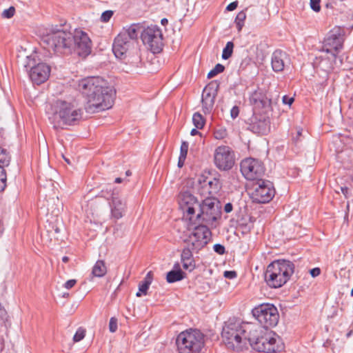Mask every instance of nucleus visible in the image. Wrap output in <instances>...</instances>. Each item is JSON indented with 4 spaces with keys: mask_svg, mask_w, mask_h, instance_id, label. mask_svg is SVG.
Instances as JSON below:
<instances>
[{
    "mask_svg": "<svg viewBox=\"0 0 353 353\" xmlns=\"http://www.w3.org/2000/svg\"><path fill=\"white\" fill-rule=\"evenodd\" d=\"M48 51L56 54H68L75 51L79 56L85 57L91 52V40L88 34L80 30L72 32L57 30L42 39Z\"/></svg>",
    "mask_w": 353,
    "mask_h": 353,
    "instance_id": "obj_1",
    "label": "nucleus"
},
{
    "mask_svg": "<svg viewBox=\"0 0 353 353\" xmlns=\"http://www.w3.org/2000/svg\"><path fill=\"white\" fill-rule=\"evenodd\" d=\"M78 88L87 100L85 110L94 113L112 108L115 91L108 82L99 77H89L79 81Z\"/></svg>",
    "mask_w": 353,
    "mask_h": 353,
    "instance_id": "obj_2",
    "label": "nucleus"
},
{
    "mask_svg": "<svg viewBox=\"0 0 353 353\" xmlns=\"http://www.w3.org/2000/svg\"><path fill=\"white\" fill-rule=\"evenodd\" d=\"M179 204L190 221H192L196 210L198 211L196 219L206 223L215 221L220 214L219 202L216 199L208 197L200 203L189 192H183L179 194Z\"/></svg>",
    "mask_w": 353,
    "mask_h": 353,
    "instance_id": "obj_3",
    "label": "nucleus"
},
{
    "mask_svg": "<svg viewBox=\"0 0 353 353\" xmlns=\"http://www.w3.org/2000/svg\"><path fill=\"white\" fill-rule=\"evenodd\" d=\"M46 112L54 128L59 127L61 124L77 125L83 117L82 109L74 103L61 99L50 104Z\"/></svg>",
    "mask_w": 353,
    "mask_h": 353,
    "instance_id": "obj_4",
    "label": "nucleus"
},
{
    "mask_svg": "<svg viewBox=\"0 0 353 353\" xmlns=\"http://www.w3.org/2000/svg\"><path fill=\"white\" fill-rule=\"evenodd\" d=\"M243 321L234 318L224 323L221 334L228 350L237 353H243L249 350L248 345L243 339Z\"/></svg>",
    "mask_w": 353,
    "mask_h": 353,
    "instance_id": "obj_5",
    "label": "nucleus"
},
{
    "mask_svg": "<svg viewBox=\"0 0 353 353\" xmlns=\"http://www.w3.org/2000/svg\"><path fill=\"white\" fill-rule=\"evenodd\" d=\"M294 272V265L292 261L279 259L268 265L265 280L271 288H281L290 280Z\"/></svg>",
    "mask_w": 353,
    "mask_h": 353,
    "instance_id": "obj_6",
    "label": "nucleus"
},
{
    "mask_svg": "<svg viewBox=\"0 0 353 353\" xmlns=\"http://www.w3.org/2000/svg\"><path fill=\"white\" fill-rule=\"evenodd\" d=\"M179 353H201L205 346L204 334L197 329H188L176 339Z\"/></svg>",
    "mask_w": 353,
    "mask_h": 353,
    "instance_id": "obj_7",
    "label": "nucleus"
},
{
    "mask_svg": "<svg viewBox=\"0 0 353 353\" xmlns=\"http://www.w3.org/2000/svg\"><path fill=\"white\" fill-rule=\"evenodd\" d=\"M252 314L261 325L266 328L274 327L279 322V312L272 304H261L252 310Z\"/></svg>",
    "mask_w": 353,
    "mask_h": 353,
    "instance_id": "obj_8",
    "label": "nucleus"
},
{
    "mask_svg": "<svg viewBox=\"0 0 353 353\" xmlns=\"http://www.w3.org/2000/svg\"><path fill=\"white\" fill-rule=\"evenodd\" d=\"M274 194L273 183L268 180H258L252 185L251 198L255 203H268L273 199Z\"/></svg>",
    "mask_w": 353,
    "mask_h": 353,
    "instance_id": "obj_9",
    "label": "nucleus"
},
{
    "mask_svg": "<svg viewBox=\"0 0 353 353\" xmlns=\"http://www.w3.org/2000/svg\"><path fill=\"white\" fill-rule=\"evenodd\" d=\"M211 237L210 230L206 225L201 224L194 227L185 241L188 246H191L192 250L199 251L209 243Z\"/></svg>",
    "mask_w": 353,
    "mask_h": 353,
    "instance_id": "obj_10",
    "label": "nucleus"
},
{
    "mask_svg": "<svg viewBox=\"0 0 353 353\" xmlns=\"http://www.w3.org/2000/svg\"><path fill=\"white\" fill-rule=\"evenodd\" d=\"M344 42V30L340 27L331 30L325 38L322 51L331 54L335 59L343 48Z\"/></svg>",
    "mask_w": 353,
    "mask_h": 353,
    "instance_id": "obj_11",
    "label": "nucleus"
},
{
    "mask_svg": "<svg viewBox=\"0 0 353 353\" xmlns=\"http://www.w3.org/2000/svg\"><path fill=\"white\" fill-rule=\"evenodd\" d=\"M141 38L145 45H148L153 53H159L162 50L163 34L161 29L157 26H148L141 33Z\"/></svg>",
    "mask_w": 353,
    "mask_h": 353,
    "instance_id": "obj_12",
    "label": "nucleus"
},
{
    "mask_svg": "<svg viewBox=\"0 0 353 353\" xmlns=\"http://www.w3.org/2000/svg\"><path fill=\"white\" fill-rule=\"evenodd\" d=\"M241 172L245 179L250 181H258L265 174L263 163L254 158H247L241 162Z\"/></svg>",
    "mask_w": 353,
    "mask_h": 353,
    "instance_id": "obj_13",
    "label": "nucleus"
},
{
    "mask_svg": "<svg viewBox=\"0 0 353 353\" xmlns=\"http://www.w3.org/2000/svg\"><path fill=\"white\" fill-rule=\"evenodd\" d=\"M214 162L216 167L220 170H230L235 162L234 152L227 145L217 147L214 153Z\"/></svg>",
    "mask_w": 353,
    "mask_h": 353,
    "instance_id": "obj_14",
    "label": "nucleus"
},
{
    "mask_svg": "<svg viewBox=\"0 0 353 353\" xmlns=\"http://www.w3.org/2000/svg\"><path fill=\"white\" fill-rule=\"evenodd\" d=\"M256 346V352L264 353L281 352L285 347L281 339L274 332L264 334Z\"/></svg>",
    "mask_w": 353,
    "mask_h": 353,
    "instance_id": "obj_15",
    "label": "nucleus"
},
{
    "mask_svg": "<svg viewBox=\"0 0 353 353\" xmlns=\"http://www.w3.org/2000/svg\"><path fill=\"white\" fill-rule=\"evenodd\" d=\"M243 339L255 350L263 336L261 327L257 323L243 322Z\"/></svg>",
    "mask_w": 353,
    "mask_h": 353,
    "instance_id": "obj_16",
    "label": "nucleus"
},
{
    "mask_svg": "<svg viewBox=\"0 0 353 353\" xmlns=\"http://www.w3.org/2000/svg\"><path fill=\"white\" fill-rule=\"evenodd\" d=\"M33 60H29L28 63L24 65L26 70H29V77L32 82L39 85L45 82L49 77L50 73V67L45 63H39L36 65H31Z\"/></svg>",
    "mask_w": 353,
    "mask_h": 353,
    "instance_id": "obj_17",
    "label": "nucleus"
},
{
    "mask_svg": "<svg viewBox=\"0 0 353 353\" xmlns=\"http://www.w3.org/2000/svg\"><path fill=\"white\" fill-rule=\"evenodd\" d=\"M219 88V82L218 81H212L203 89L201 102L205 114L210 113L212 111Z\"/></svg>",
    "mask_w": 353,
    "mask_h": 353,
    "instance_id": "obj_18",
    "label": "nucleus"
},
{
    "mask_svg": "<svg viewBox=\"0 0 353 353\" xmlns=\"http://www.w3.org/2000/svg\"><path fill=\"white\" fill-rule=\"evenodd\" d=\"M250 130L258 134H265L270 129V121L268 117L263 114L254 113L250 124Z\"/></svg>",
    "mask_w": 353,
    "mask_h": 353,
    "instance_id": "obj_19",
    "label": "nucleus"
},
{
    "mask_svg": "<svg viewBox=\"0 0 353 353\" xmlns=\"http://www.w3.org/2000/svg\"><path fill=\"white\" fill-rule=\"evenodd\" d=\"M134 47V44L130 42L123 35L118 34L114 39L112 51L116 57L123 59L127 56L128 51Z\"/></svg>",
    "mask_w": 353,
    "mask_h": 353,
    "instance_id": "obj_20",
    "label": "nucleus"
},
{
    "mask_svg": "<svg viewBox=\"0 0 353 353\" xmlns=\"http://www.w3.org/2000/svg\"><path fill=\"white\" fill-rule=\"evenodd\" d=\"M289 63V57L285 52L276 50L272 54L271 65L275 72L283 71L287 64Z\"/></svg>",
    "mask_w": 353,
    "mask_h": 353,
    "instance_id": "obj_21",
    "label": "nucleus"
},
{
    "mask_svg": "<svg viewBox=\"0 0 353 353\" xmlns=\"http://www.w3.org/2000/svg\"><path fill=\"white\" fill-rule=\"evenodd\" d=\"M110 196L112 201L110 203L111 215L115 219H121L125 211V203L123 202L117 194L112 191Z\"/></svg>",
    "mask_w": 353,
    "mask_h": 353,
    "instance_id": "obj_22",
    "label": "nucleus"
},
{
    "mask_svg": "<svg viewBox=\"0 0 353 353\" xmlns=\"http://www.w3.org/2000/svg\"><path fill=\"white\" fill-rule=\"evenodd\" d=\"M10 157L7 151L0 147V192L6 186L7 175L5 168L8 166Z\"/></svg>",
    "mask_w": 353,
    "mask_h": 353,
    "instance_id": "obj_23",
    "label": "nucleus"
},
{
    "mask_svg": "<svg viewBox=\"0 0 353 353\" xmlns=\"http://www.w3.org/2000/svg\"><path fill=\"white\" fill-rule=\"evenodd\" d=\"M140 32V27L136 24H132L127 29L123 30L119 34L123 35L124 38L134 45Z\"/></svg>",
    "mask_w": 353,
    "mask_h": 353,
    "instance_id": "obj_24",
    "label": "nucleus"
},
{
    "mask_svg": "<svg viewBox=\"0 0 353 353\" xmlns=\"http://www.w3.org/2000/svg\"><path fill=\"white\" fill-rule=\"evenodd\" d=\"M207 179V178L202 176L199 179V182L200 184H202L203 188L206 185L209 186V189L208 190L209 194L212 195L216 193L221 188V183L219 180L216 178H214L212 180Z\"/></svg>",
    "mask_w": 353,
    "mask_h": 353,
    "instance_id": "obj_25",
    "label": "nucleus"
},
{
    "mask_svg": "<svg viewBox=\"0 0 353 353\" xmlns=\"http://www.w3.org/2000/svg\"><path fill=\"white\" fill-rule=\"evenodd\" d=\"M153 279V274L152 271H150L146 274L145 277L144 278V280L141 281L139 285V292H137L136 295L138 297L141 296V294H146L147 291L152 283Z\"/></svg>",
    "mask_w": 353,
    "mask_h": 353,
    "instance_id": "obj_26",
    "label": "nucleus"
},
{
    "mask_svg": "<svg viewBox=\"0 0 353 353\" xmlns=\"http://www.w3.org/2000/svg\"><path fill=\"white\" fill-rule=\"evenodd\" d=\"M185 276V273L181 270H172L167 273L166 280L168 283H172L181 281Z\"/></svg>",
    "mask_w": 353,
    "mask_h": 353,
    "instance_id": "obj_27",
    "label": "nucleus"
},
{
    "mask_svg": "<svg viewBox=\"0 0 353 353\" xmlns=\"http://www.w3.org/2000/svg\"><path fill=\"white\" fill-rule=\"evenodd\" d=\"M106 272L107 268L105 262L102 260H98L92 268V274L94 276L102 277Z\"/></svg>",
    "mask_w": 353,
    "mask_h": 353,
    "instance_id": "obj_28",
    "label": "nucleus"
},
{
    "mask_svg": "<svg viewBox=\"0 0 353 353\" xmlns=\"http://www.w3.org/2000/svg\"><path fill=\"white\" fill-rule=\"evenodd\" d=\"M340 158L344 164H346L348 167L353 166V150L345 149L341 153Z\"/></svg>",
    "mask_w": 353,
    "mask_h": 353,
    "instance_id": "obj_29",
    "label": "nucleus"
},
{
    "mask_svg": "<svg viewBox=\"0 0 353 353\" xmlns=\"http://www.w3.org/2000/svg\"><path fill=\"white\" fill-rule=\"evenodd\" d=\"M192 121H193L194 126L197 129H202L205 123L204 118L199 112H196L193 114Z\"/></svg>",
    "mask_w": 353,
    "mask_h": 353,
    "instance_id": "obj_30",
    "label": "nucleus"
},
{
    "mask_svg": "<svg viewBox=\"0 0 353 353\" xmlns=\"http://www.w3.org/2000/svg\"><path fill=\"white\" fill-rule=\"evenodd\" d=\"M245 18H246V14H245V11H243V10L239 12L238 13V14L236 15V19H235V23H236V28L239 32H240L242 30V28L244 26V21H245Z\"/></svg>",
    "mask_w": 353,
    "mask_h": 353,
    "instance_id": "obj_31",
    "label": "nucleus"
},
{
    "mask_svg": "<svg viewBox=\"0 0 353 353\" xmlns=\"http://www.w3.org/2000/svg\"><path fill=\"white\" fill-rule=\"evenodd\" d=\"M233 48H234L233 42L228 41L223 50L222 59H225V60L228 59L232 54Z\"/></svg>",
    "mask_w": 353,
    "mask_h": 353,
    "instance_id": "obj_32",
    "label": "nucleus"
},
{
    "mask_svg": "<svg viewBox=\"0 0 353 353\" xmlns=\"http://www.w3.org/2000/svg\"><path fill=\"white\" fill-rule=\"evenodd\" d=\"M224 70L225 67L222 64L217 63L215 65V67L209 72V73L208 74V78L211 79L217 75L218 74L223 72Z\"/></svg>",
    "mask_w": 353,
    "mask_h": 353,
    "instance_id": "obj_33",
    "label": "nucleus"
},
{
    "mask_svg": "<svg viewBox=\"0 0 353 353\" xmlns=\"http://www.w3.org/2000/svg\"><path fill=\"white\" fill-rule=\"evenodd\" d=\"M192 251L193 250L191 249V246H188V248H184L181 254V261L191 260V259L193 258Z\"/></svg>",
    "mask_w": 353,
    "mask_h": 353,
    "instance_id": "obj_34",
    "label": "nucleus"
},
{
    "mask_svg": "<svg viewBox=\"0 0 353 353\" xmlns=\"http://www.w3.org/2000/svg\"><path fill=\"white\" fill-rule=\"evenodd\" d=\"M85 330L82 327H79L73 336L74 342H79L81 341L85 337Z\"/></svg>",
    "mask_w": 353,
    "mask_h": 353,
    "instance_id": "obj_35",
    "label": "nucleus"
},
{
    "mask_svg": "<svg viewBox=\"0 0 353 353\" xmlns=\"http://www.w3.org/2000/svg\"><path fill=\"white\" fill-rule=\"evenodd\" d=\"M183 268L190 272L192 271L195 268V263L193 258L188 261H181Z\"/></svg>",
    "mask_w": 353,
    "mask_h": 353,
    "instance_id": "obj_36",
    "label": "nucleus"
},
{
    "mask_svg": "<svg viewBox=\"0 0 353 353\" xmlns=\"http://www.w3.org/2000/svg\"><path fill=\"white\" fill-rule=\"evenodd\" d=\"M15 13V8L14 6H10L8 9H6L3 11L1 17L4 19L12 18Z\"/></svg>",
    "mask_w": 353,
    "mask_h": 353,
    "instance_id": "obj_37",
    "label": "nucleus"
},
{
    "mask_svg": "<svg viewBox=\"0 0 353 353\" xmlns=\"http://www.w3.org/2000/svg\"><path fill=\"white\" fill-rule=\"evenodd\" d=\"M189 144L186 141H183L180 148V157L186 158L188 151Z\"/></svg>",
    "mask_w": 353,
    "mask_h": 353,
    "instance_id": "obj_38",
    "label": "nucleus"
},
{
    "mask_svg": "<svg viewBox=\"0 0 353 353\" xmlns=\"http://www.w3.org/2000/svg\"><path fill=\"white\" fill-rule=\"evenodd\" d=\"M113 15V11L106 10L103 12L101 16V21L104 23H107L110 21Z\"/></svg>",
    "mask_w": 353,
    "mask_h": 353,
    "instance_id": "obj_39",
    "label": "nucleus"
},
{
    "mask_svg": "<svg viewBox=\"0 0 353 353\" xmlns=\"http://www.w3.org/2000/svg\"><path fill=\"white\" fill-rule=\"evenodd\" d=\"M109 329L111 332H115L117 330V319L112 317L109 322Z\"/></svg>",
    "mask_w": 353,
    "mask_h": 353,
    "instance_id": "obj_40",
    "label": "nucleus"
},
{
    "mask_svg": "<svg viewBox=\"0 0 353 353\" xmlns=\"http://www.w3.org/2000/svg\"><path fill=\"white\" fill-rule=\"evenodd\" d=\"M320 2H321V0H310L311 8L315 12L320 11V10H321Z\"/></svg>",
    "mask_w": 353,
    "mask_h": 353,
    "instance_id": "obj_41",
    "label": "nucleus"
},
{
    "mask_svg": "<svg viewBox=\"0 0 353 353\" xmlns=\"http://www.w3.org/2000/svg\"><path fill=\"white\" fill-rule=\"evenodd\" d=\"M214 251L219 254H223L225 252V247L219 243H216L213 247Z\"/></svg>",
    "mask_w": 353,
    "mask_h": 353,
    "instance_id": "obj_42",
    "label": "nucleus"
},
{
    "mask_svg": "<svg viewBox=\"0 0 353 353\" xmlns=\"http://www.w3.org/2000/svg\"><path fill=\"white\" fill-rule=\"evenodd\" d=\"M77 282V281L76 279H70V280L67 281L64 283L63 286L65 288L70 290L76 285Z\"/></svg>",
    "mask_w": 353,
    "mask_h": 353,
    "instance_id": "obj_43",
    "label": "nucleus"
},
{
    "mask_svg": "<svg viewBox=\"0 0 353 353\" xmlns=\"http://www.w3.org/2000/svg\"><path fill=\"white\" fill-rule=\"evenodd\" d=\"M239 109L238 106H234L230 110V115L232 119H235L239 116Z\"/></svg>",
    "mask_w": 353,
    "mask_h": 353,
    "instance_id": "obj_44",
    "label": "nucleus"
},
{
    "mask_svg": "<svg viewBox=\"0 0 353 353\" xmlns=\"http://www.w3.org/2000/svg\"><path fill=\"white\" fill-rule=\"evenodd\" d=\"M224 276L227 279H234L236 276V272L235 271H225Z\"/></svg>",
    "mask_w": 353,
    "mask_h": 353,
    "instance_id": "obj_45",
    "label": "nucleus"
},
{
    "mask_svg": "<svg viewBox=\"0 0 353 353\" xmlns=\"http://www.w3.org/2000/svg\"><path fill=\"white\" fill-rule=\"evenodd\" d=\"M282 101L284 104H288V105H290L294 101V98L289 97L288 96L285 95L283 97Z\"/></svg>",
    "mask_w": 353,
    "mask_h": 353,
    "instance_id": "obj_46",
    "label": "nucleus"
},
{
    "mask_svg": "<svg viewBox=\"0 0 353 353\" xmlns=\"http://www.w3.org/2000/svg\"><path fill=\"white\" fill-rule=\"evenodd\" d=\"M238 6V1H233L228 5L226 7V10L228 11H233Z\"/></svg>",
    "mask_w": 353,
    "mask_h": 353,
    "instance_id": "obj_47",
    "label": "nucleus"
},
{
    "mask_svg": "<svg viewBox=\"0 0 353 353\" xmlns=\"http://www.w3.org/2000/svg\"><path fill=\"white\" fill-rule=\"evenodd\" d=\"M310 273L312 277H316L321 274V270L319 268H314L310 270Z\"/></svg>",
    "mask_w": 353,
    "mask_h": 353,
    "instance_id": "obj_48",
    "label": "nucleus"
},
{
    "mask_svg": "<svg viewBox=\"0 0 353 353\" xmlns=\"http://www.w3.org/2000/svg\"><path fill=\"white\" fill-rule=\"evenodd\" d=\"M233 210V205L231 203H228L225 205L224 206V211L226 212V213H230Z\"/></svg>",
    "mask_w": 353,
    "mask_h": 353,
    "instance_id": "obj_49",
    "label": "nucleus"
},
{
    "mask_svg": "<svg viewBox=\"0 0 353 353\" xmlns=\"http://www.w3.org/2000/svg\"><path fill=\"white\" fill-rule=\"evenodd\" d=\"M185 159L186 158H182L180 157H179V161H178V167L179 168H182L183 166Z\"/></svg>",
    "mask_w": 353,
    "mask_h": 353,
    "instance_id": "obj_50",
    "label": "nucleus"
},
{
    "mask_svg": "<svg viewBox=\"0 0 353 353\" xmlns=\"http://www.w3.org/2000/svg\"><path fill=\"white\" fill-rule=\"evenodd\" d=\"M302 134V130H298L297 131V134H296V137H294L293 138V141L295 143H297L298 141H299V137H301Z\"/></svg>",
    "mask_w": 353,
    "mask_h": 353,
    "instance_id": "obj_51",
    "label": "nucleus"
},
{
    "mask_svg": "<svg viewBox=\"0 0 353 353\" xmlns=\"http://www.w3.org/2000/svg\"><path fill=\"white\" fill-rule=\"evenodd\" d=\"M200 134V132L197 130V128L196 129H192L190 132V134L192 136H194V135H196V134Z\"/></svg>",
    "mask_w": 353,
    "mask_h": 353,
    "instance_id": "obj_52",
    "label": "nucleus"
},
{
    "mask_svg": "<svg viewBox=\"0 0 353 353\" xmlns=\"http://www.w3.org/2000/svg\"><path fill=\"white\" fill-rule=\"evenodd\" d=\"M341 192H343V194L346 195V194L348 192V188L345 187V188H341Z\"/></svg>",
    "mask_w": 353,
    "mask_h": 353,
    "instance_id": "obj_53",
    "label": "nucleus"
},
{
    "mask_svg": "<svg viewBox=\"0 0 353 353\" xmlns=\"http://www.w3.org/2000/svg\"><path fill=\"white\" fill-rule=\"evenodd\" d=\"M173 270H181L180 268V265L179 263H176L174 265V269Z\"/></svg>",
    "mask_w": 353,
    "mask_h": 353,
    "instance_id": "obj_54",
    "label": "nucleus"
},
{
    "mask_svg": "<svg viewBox=\"0 0 353 353\" xmlns=\"http://www.w3.org/2000/svg\"><path fill=\"white\" fill-rule=\"evenodd\" d=\"M62 261H63V263H67V262H68V261H69V258H68V256H63V258H62Z\"/></svg>",
    "mask_w": 353,
    "mask_h": 353,
    "instance_id": "obj_55",
    "label": "nucleus"
},
{
    "mask_svg": "<svg viewBox=\"0 0 353 353\" xmlns=\"http://www.w3.org/2000/svg\"><path fill=\"white\" fill-rule=\"evenodd\" d=\"M168 19H165V18H164V19H161V24H162V25H163V26H164V25H165V24H167V23H168Z\"/></svg>",
    "mask_w": 353,
    "mask_h": 353,
    "instance_id": "obj_56",
    "label": "nucleus"
},
{
    "mask_svg": "<svg viewBox=\"0 0 353 353\" xmlns=\"http://www.w3.org/2000/svg\"><path fill=\"white\" fill-rule=\"evenodd\" d=\"M122 181H123V179H122L121 178H120V177H117V178H116V179H115L114 182H115V183H121Z\"/></svg>",
    "mask_w": 353,
    "mask_h": 353,
    "instance_id": "obj_57",
    "label": "nucleus"
},
{
    "mask_svg": "<svg viewBox=\"0 0 353 353\" xmlns=\"http://www.w3.org/2000/svg\"><path fill=\"white\" fill-rule=\"evenodd\" d=\"M352 333H353V330H350V331L347 333V334H346V335H347V337H350V336L352 335Z\"/></svg>",
    "mask_w": 353,
    "mask_h": 353,
    "instance_id": "obj_58",
    "label": "nucleus"
},
{
    "mask_svg": "<svg viewBox=\"0 0 353 353\" xmlns=\"http://www.w3.org/2000/svg\"><path fill=\"white\" fill-rule=\"evenodd\" d=\"M215 137H216V139H221L223 137H222L221 135L218 136V132H216V133H215Z\"/></svg>",
    "mask_w": 353,
    "mask_h": 353,
    "instance_id": "obj_59",
    "label": "nucleus"
},
{
    "mask_svg": "<svg viewBox=\"0 0 353 353\" xmlns=\"http://www.w3.org/2000/svg\"><path fill=\"white\" fill-rule=\"evenodd\" d=\"M130 174H131L130 171V170H128V171L126 172V175L129 176V175H130Z\"/></svg>",
    "mask_w": 353,
    "mask_h": 353,
    "instance_id": "obj_60",
    "label": "nucleus"
},
{
    "mask_svg": "<svg viewBox=\"0 0 353 353\" xmlns=\"http://www.w3.org/2000/svg\"><path fill=\"white\" fill-rule=\"evenodd\" d=\"M260 103L262 104V105L263 106L265 103L263 100H260Z\"/></svg>",
    "mask_w": 353,
    "mask_h": 353,
    "instance_id": "obj_61",
    "label": "nucleus"
},
{
    "mask_svg": "<svg viewBox=\"0 0 353 353\" xmlns=\"http://www.w3.org/2000/svg\"><path fill=\"white\" fill-rule=\"evenodd\" d=\"M64 159H65V161L68 163H70V161H69V160H68V159H66V158H65V157H64Z\"/></svg>",
    "mask_w": 353,
    "mask_h": 353,
    "instance_id": "obj_62",
    "label": "nucleus"
},
{
    "mask_svg": "<svg viewBox=\"0 0 353 353\" xmlns=\"http://www.w3.org/2000/svg\"><path fill=\"white\" fill-rule=\"evenodd\" d=\"M107 190V191H108V190H110V192H112V188H111V187H110V188H109V189H108V188H107V190Z\"/></svg>",
    "mask_w": 353,
    "mask_h": 353,
    "instance_id": "obj_63",
    "label": "nucleus"
}]
</instances>
